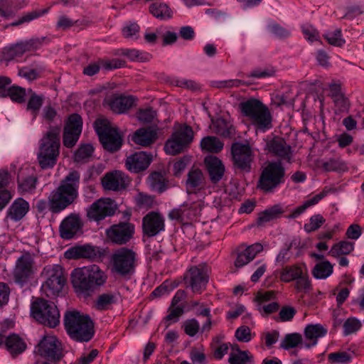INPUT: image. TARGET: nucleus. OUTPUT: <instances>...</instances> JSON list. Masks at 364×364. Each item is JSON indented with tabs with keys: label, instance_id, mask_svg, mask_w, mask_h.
Listing matches in <instances>:
<instances>
[{
	"label": "nucleus",
	"instance_id": "45",
	"mask_svg": "<svg viewBox=\"0 0 364 364\" xmlns=\"http://www.w3.org/2000/svg\"><path fill=\"white\" fill-rule=\"evenodd\" d=\"M353 352L337 351L328 355V360L331 364H348L352 362Z\"/></svg>",
	"mask_w": 364,
	"mask_h": 364
},
{
	"label": "nucleus",
	"instance_id": "9",
	"mask_svg": "<svg viewBox=\"0 0 364 364\" xmlns=\"http://www.w3.org/2000/svg\"><path fill=\"white\" fill-rule=\"evenodd\" d=\"M45 281L42 284V289L47 296L58 295L63 290L66 279L63 269L59 264L46 265L42 272Z\"/></svg>",
	"mask_w": 364,
	"mask_h": 364
},
{
	"label": "nucleus",
	"instance_id": "46",
	"mask_svg": "<svg viewBox=\"0 0 364 364\" xmlns=\"http://www.w3.org/2000/svg\"><path fill=\"white\" fill-rule=\"evenodd\" d=\"M149 183L153 191L161 193L166 189V181L164 176L158 172L152 173L149 176Z\"/></svg>",
	"mask_w": 364,
	"mask_h": 364
},
{
	"label": "nucleus",
	"instance_id": "54",
	"mask_svg": "<svg viewBox=\"0 0 364 364\" xmlns=\"http://www.w3.org/2000/svg\"><path fill=\"white\" fill-rule=\"evenodd\" d=\"M189 358L193 364H206L208 363L203 346L193 348L190 351Z\"/></svg>",
	"mask_w": 364,
	"mask_h": 364
},
{
	"label": "nucleus",
	"instance_id": "24",
	"mask_svg": "<svg viewBox=\"0 0 364 364\" xmlns=\"http://www.w3.org/2000/svg\"><path fill=\"white\" fill-rule=\"evenodd\" d=\"M151 161V156L144 151L135 152L126 159L127 168L134 173H139L148 168Z\"/></svg>",
	"mask_w": 364,
	"mask_h": 364
},
{
	"label": "nucleus",
	"instance_id": "55",
	"mask_svg": "<svg viewBox=\"0 0 364 364\" xmlns=\"http://www.w3.org/2000/svg\"><path fill=\"white\" fill-rule=\"evenodd\" d=\"M43 100V98L42 96L38 95L35 93L32 94L30 97L27 104V109L32 112L33 119L36 117L37 113L42 106Z\"/></svg>",
	"mask_w": 364,
	"mask_h": 364
},
{
	"label": "nucleus",
	"instance_id": "47",
	"mask_svg": "<svg viewBox=\"0 0 364 364\" xmlns=\"http://www.w3.org/2000/svg\"><path fill=\"white\" fill-rule=\"evenodd\" d=\"M362 327L361 321L356 317L346 318L343 323V334L345 336L357 333Z\"/></svg>",
	"mask_w": 364,
	"mask_h": 364
},
{
	"label": "nucleus",
	"instance_id": "58",
	"mask_svg": "<svg viewBox=\"0 0 364 364\" xmlns=\"http://www.w3.org/2000/svg\"><path fill=\"white\" fill-rule=\"evenodd\" d=\"M282 213L279 208L274 206L270 209L265 210L258 218V223L262 224L273 220L279 214Z\"/></svg>",
	"mask_w": 364,
	"mask_h": 364
},
{
	"label": "nucleus",
	"instance_id": "39",
	"mask_svg": "<svg viewBox=\"0 0 364 364\" xmlns=\"http://www.w3.org/2000/svg\"><path fill=\"white\" fill-rule=\"evenodd\" d=\"M94 147L90 144H81L74 153V161L78 164H85L91 160Z\"/></svg>",
	"mask_w": 364,
	"mask_h": 364
},
{
	"label": "nucleus",
	"instance_id": "37",
	"mask_svg": "<svg viewBox=\"0 0 364 364\" xmlns=\"http://www.w3.org/2000/svg\"><path fill=\"white\" fill-rule=\"evenodd\" d=\"M333 272V266L328 261H322L315 264L312 269V275L316 279H326L329 277Z\"/></svg>",
	"mask_w": 364,
	"mask_h": 364
},
{
	"label": "nucleus",
	"instance_id": "20",
	"mask_svg": "<svg viewBox=\"0 0 364 364\" xmlns=\"http://www.w3.org/2000/svg\"><path fill=\"white\" fill-rule=\"evenodd\" d=\"M130 183L129 177L121 171L107 173L102 178V185L105 190L119 191L125 189Z\"/></svg>",
	"mask_w": 364,
	"mask_h": 364
},
{
	"label": "nucleus",
	"instance_id": "21",
	"mask_svg": "<svg viewBox=\"0 0 364 364\" xmlns=\"http://www.w3.org/2000/svg\"><path fill=\"white\" fill-rule=\"evenodd\" d=\"M164 219L156 212H150L142 220L143 232L147 237H154L164 230Z\"/></svg>",
	"mask_w": 364,
	"mask_h": 364
},
{
	"label": "nucleus",
	"instance_id": "8",
	"mask_svg": "<svg viewBox=\"0 0 364 364\" xmlns=\"http://www.w3.org/2000/svg\"><path fill=\"white\" fill-rule=\"evenodd\" d=\"M137 264V255L131 249L121 247L110 257L111 271L122 277L130 276Z\"/></svg>",
	"mask_w": 364,
	"mask_h": 364
},
{
	"label": "nucleus",
	"instance_id": "64",
	"mask_svg": "<svg viewBox=\"0 0 364 364\" xmlns=\"http://www.w3.org/2000/svg\"><path fill=\"white\" fill-rule=\"evenodd\" d=\"M183 313V306H171L168 309V314L166 317L167 321L170 323H176L178 321L179 317Z\"/></svg>",
	"mask_w": 364,
	"mask_h": 364
},
{
	"label": "nucleus",
	"instance_id": "49",
	"mask_svg": "<svg viewBox=\"0 0 364 364\" xmlns=\"http://www.w3.org/2000/svg\"><path fill=\"white\" fill-rule=\"evenodd\" d=\"M322 168L326 171H346L348 167L345 161L341 159H329L322 164Z\"/></svg>",
	"mask_w": 364,
	"mask_h": 364
},
{
	"label": "nucleus",
	"instance_id": "53",
	"mask_svg": "<svg viewBox=\"0 0 364 364\" xmlns=\"http://www.w3.org/2000/svg\"><path fill=\"white\" fill-rule=\"evenodd\" d=\"M26 95V90L16 85L9 87L6 94V96H9L13 102L17 103H23L25 102Z\"/></svg>",
	"mask_w": 364,
	"mask_h": 364
},
{
	"label": "nucleus",
	"instance_id": "57",
	"mask_svg": "<svg viewBox=\"0 0 364 364\" xmlns=\"http://www.w3.org/2000/svg\"><path fill=\"white\" fill-rule=\"evenodd\" d=\"M139 29V26L137 23L129 22L123 27L122 32L126 38L137 39Z\"/></svg>",
	"mask_w": 364,
	"mask_h": 364
},
{
	"label": "nucleus",
	"instance_id": "7",
	"mask_svg": "<svg viewBox=\"0 0 364 364\" xmlns=\"http://www.w3.org/2000/svg\"><path fill=\"white\" fill-rule=\"evenodd\" d=\"M285 182V168L282 164L269 161L262 168L257 188L265 193H272Z\"/></svg>",
	"mask_w": 364,
	"mask_h": 364
},
{
	"label": "nucleus",
	"instance_id": "43",
	"mask_svg": "<svg viewBox=\"0 0 364 364\" xmlns=\"http://www.w3.org/2000/svg\"><path fill=\"white\" fill-rule=\"evenodd\" d=\"M324 196L325 194L323 193H320L306 200L302 205L296 207L292 210L290 217L292 218H296L304 213L307 208L317 204Z\"/></svg>",
	"mask_w": 364,
	"mask_h": 364
},
{
	"label": "nucleus",
	"instance_id": "38",
	"mask_svg": "<svg viewBox=\"0 0 364 364\" xmlns=\"http://www.w3.org/2000/svg\"><path fill=\"white\" fill-rule=\"evenodd\" d=\"M150 13L156 18L167 20L173 16V11L165 3H154L149 6Z\"/></svg>",
	"mask_w": 364,
	"mask_h": 364
},
{
	"label": "nucleus",
	"instance_id": "33",
	"mask_svg": "<svg viewBox=\"0 0 364 364\" xmlns=\"http://www.w3.org/2000/svg\"><path fill=\"white\" fill-rule=\"evenodd\" d=\"M120 298V294L118 291H107L102 293L97 298L95 306L97 310L105 311L109 309V307L117 304Z\"/></svg>",
	"mask_w": 364,
	"mask_h": 364
},
{
	"label": "nucleus",
	"instance_id": "35",
	"mask_svg": "<svg viewBox=\"0 0 364 364\" xmlns=\"http://www.w3.org/2000/svg\"><path fill=\"white\" fill-rule=\"evenodd\" d=\"M204 186L203 172L198 168L191 169L188 173L186 188L188 192H194L201 189Z\"/></svg>",
	"mask_w": 364,
	"mask_h": 364
},
{
	"label": "nucleus",
	"instance_id": "15",
	"mask_svg": "<svg viewBox=\"0 0 364 364\" xmlns=\"http://www.w3.org/2000/svg\"><path fill=\"white\" fill-rule=\"evenodd\" d=\"M95 128L101 144L106 150L114 152L120 149L122 139L117 129L110 127L104 121L96 122Z\"/></svg>",
	"mask_w": 364,
	"mask_h": 364
},
{
	"label": "nucleus",
	"instance_id": "6",
	"mask_svg": "<svg viewBox=\"0 0 364 364\" xmlns=\"http://www.w3.org/2000/svg\"><path fill=\"white\" fill-rule=\"evenodd\" d=\"M279 280L284 283L294 282V288L297 293L307 294L312 290L311 281L304 263L286 265L277 271Z\"/></svg>",
	"mask_w": 364,
	"mask_h": 364
},
{
	"label": "nucleus",
	"instance_id": "28",
	"mask_svg": "<svg viewBox=\"0 0 364 364\" xmlns=\"http://www.w3.org/2000/svg\"><path fill=\"white\" fill-rule=\"evenodd\" d=\"M204 161L211 182L218 183L223 178L225 171L223 161L213 156L205 157Z\"/></svg>",
	"mask_w": 364,
	"mask_h": 364
},
{
	"label": "nucleus",
	"instance_id": "36",
	"mask_svg": "<svg viewBox=\"0 0 364 364\" xmlns=\"http://www.w3.org/2000/svg\"><path fill=\"white\" fill-rule=\"evenodd\" d=\"M327 332V328L320 323L308 324L304 328L306 338L313 341V345H316L318 339L324 337Z\"/></svg>",
	"mask_w": 364,
	"mask_h": 364
},
{
	"label": "nucleus",
	"instance_id": "44",
	"mask_svg": "<svg viewBox=\"0 0 364 364\" xmlns=\"http://www.w3.org/2000/svg\"><path fill=\"white\" fill-rule=\"evenodd\" d=\"M324 196L325 194L323 193H320L306 200L302 205L296 207L292 210L290 217L292 218H296L304 213L307 208L317 204Z\"/></svg>",
	"mask_w": 364,
	"mask_h": 364
},
{
	"label": "nucleus",
	"instance_id": "12",
	"mask_svg": "<svg viewBox=\"0 0 364 364\" xmlns=\"http://www.w3.org/2000/svg\"><path fill=\"white\" fill-rule=\"evenodd\" d=\"M231 156L235 168L246 173L251 171L255 153L248 143H233L231 146Z\"/></svg>",
	"mask_w": 364,
	"mask_h": 364
},
{
	"label": "nucleus",
	"instance_id": "31",
	"mask_svg": "<svg viewBox=\"0 0 364 364\" xmlns=\"http://www.w3.org/2000/svg\"><path fill=\"white\" fill-rule=\"evenodd\" d=\"M232 351L229 355L230 364H255L253 355L249 350H242L238 345L231 346Z\"/></svg>",
	"mask_w": 364,
	"mask_h": 364
},
{
	"label": "nucleus",
	"instance_id": "11",
	"mask_svg": "<svg viewBox=\"0 0 364 364\" xmlns=\"http://www.w3.org/2000/svg\"><path fill=\"white\" fill-rule=\"evenodd\" d=\"M193 131L190 126L180 125L166 142L164 149L169 155H176L192 142Z\"/></svg>",
	"mask_w": 364,
	"mask_h": 364
},
{
	"label": "nucleus",
	"instance_id": "10",
	"mask_svg": "<svg viewBox=\"0 0 364 364\" xmlns=\"http://www.w3.org/2000/svg\"><path fill=\"white\" fill-rule=\"evenodd\" d=\"M31 313L37 321L50 328H55L60 323V313L53 302L39 299L32 304Z\"/></svg>",
	"mask_w": 364,
	"mask_h": 364
},
{
	"label": "nucleus",
	"instance_id": "25",
	"mask_svg": "<svg viewBox=\"0 0 364 364\" xmlns=\"http://www.w3.org/2000/svg\"><path fill=\"white\" fill-rule=\"evenodd\" d=\"M105 102L114 112L122 114L134 105L135 98L130 95H112L106 98Z\"/></svg>",
	"mask_w": 364,
	"mask_h": 364
},
{
	"label": "nucleus",
	"instance_id": "19",
	"mask_svg": "<svg viewBox=\"0 0 364 364\" xmlns=\"http://www.w3.org/2000/svg\"><path fill=\"white\" fill-rule=\"evenodd\" d=\"M264 150L287 161L291 158V149L282 138L267 136L264 139Z\"/></svg>",
	"mask_w": 364,
	"mask_h": 364
},
{
	"label": "nucleus",
	"instance_id": "59",
	"mask_svg": "<svg viewBox=\"0 0 364 364\" xmlns=\"http://www.w3.org/2000/svg\"><path fill=\"white\" fill-rule=\"evenodd\" d=\"M48 11V9H44L42 11H33L31 12H28L26 14L23 15L18 21L11 23V26H16L23 23L30 22L43 16Z\"/></svg>",
	"mask_w": 364,
	"mask_h": 364
},
{
	"label": "nucleus",
	"instance_id": "56",
	"mask_svg": "<svg viewBox=\"0 0 364 364\" xmlns=\"http://www.w3.org/2000/svg\"><path fill=\"white\" fill-rule=\"evenodd\" d=\"M324 223L325 219L322 215H314L310 218L309 222L304 225V229L306 232H314L321 227Z\"/></svg>",
	"mask_w": 364,
	"mask_h": 364
},
{
	"label": "nucleus",
	"instance_id": "14",
	"mask_svg": "<svg viewBox=\"0 0 364 364\" xmlns=\"http://www.w3.org/2000/svg\"><path fill=\"white\" fill-rule=\"evenodd\" d=\"M36 271L33 256L26 252L16 260L12 274L15 282L23 286L33 277Z\"/></svg>",
	"mask_w": 364,
	"mask_h": 364
},
{
	"label": "nucleus",
	"instance_id": "5",
	"mask_svg": "<svg viewBox=\"0 0 364 364\" xmlns=\"http://www.w3.org/2000/svg\"><path fill=\"white\" fill-rule=\"evenodd\" d=\"M242 114L259 130L266 132L272 128V115L268 107L261 101L250 98L239 105Z\"/></svg>",
	"mask_w": 364,
	"mask_h": 364
},
{
	"label": "nucleus",
	"instance_id": "40",
	"mask_svg": "<svg viewBox=\"0 0 364 364\" xmlns=\"http://www.w3.org/2000/svg\"><path fill=\"white\" fill-rule=\"evenodd\" d=\"M355 243L343 240L334 244L328 252V255L333 257H338L343 255H348L354 250Z\"/></svg>",
	"mask_w": 364,
	"mask_h": 364
},
{
	"label": "nucleus",
	"instance_id": "26",
	"mask_svg": "<svg viewBox=\"0 0 364 364\" xmlns=\"http://www.w3.org/2000/svg\"><path fill=\"white\" fill-rule=\"evenodd\" d=\"M198 210L196 204H184L178 208L170 211L168 216L171 220H179L181 223H188L196 219Z\"/></svg>",
	"mask_w": 364,
	"mask_h": 364
},
{
	"label": "nucleus",
	"instance_id": "63",
	"mask_svg": "<svg viewBox=\"0 0 364 364\" xmlns=\"http://www.w3.org/2000/svg\"><path fill=\"white\" fill-rule=\"evenodd\" d=\"M296 314L294 307L290 306H282L279 313V320L282 322L290 321Z\"/></svg>",
	"mask_w": 364,
	"mask_h": 364
},
{
	"label": "nucleus",
	"instance_id": "27",
	"mask_svg": "<svg viewBox=\"0 0 364 364\" xmlns=\"http://www.w3.org/2000/svg\"><path fill=\"white\" fill-rule=\"evenodd\" d=\"M64 255L68 259L81 258L94 259L97 257L98 251L92 245H83L70 247L65 252Z\"/></svg>",
	"mask_w": 364,
	"mask_h": 364
},
{
	"label": "nucleus",
	"instance_id": "42",
	"mask_svg": "<svg viewBox=\"0 0 364 364\" xmlns=\"http://www.w3.org/2000/svg\"><path fill=\"white\" fill-rule=\"evenodd\" d=\"M223 146L224 144L215 136H206L200 141L201 149L208 152L218 153Z\"/></svg>",
	"mask_w": 364,
	"mask_h": 364
},
{
	"label": "nucleus",
	"instance_id": "48",
	"mask_svg": "<svg viewBox=\"0 0 364 364\" xmlns=\"http://www.w3.org/2000/svg\"><path fill=\"white\" fill-rule=\"evenodd\" d=\"M23 171L18 175V183L21 190L23 192H30L36 188L37 178L33 176L24 177Z\"/></svg>",
	"mask_w": 364,
	"mask_h": 364
},
{
	"label": "nucleus",
	"instance_id": "13",
	"mask_svg": "<svg viewBox=\"0 0 364 364\" xmlns=\"http://www.w3.org/2000/svg\"><path fill=\"white\" fill-rule=\"evenodd\" d=\"M209 272V267L205 264L193 266L184 274L185 284L193 293L201 294L206 289Z\"/></svg>",
	"mask_w": 364,
	"mask_h": 364
},
{
	"label": "nucleus",
	"instance_id": "18",
	"mask_svg": "<svg viewBox=\"0 0 364 364\" xmlns=\"http://www.w3.org/2000/svg\"><path fill=\"white\" fill-rule=\"evenodd\" d=\"M134 225L130 223H119L112 225L106 230L109 240L117 245H124L128 242L134 234Z\"/></svg>",
	"mask_w": 364,
	"mask_h": 364
},
{
	"label": "nucleus",
	"instance_id": "2",
	"mask_svg": "<svg viewBox=\"0 0 364 364\" xmlns=\"http://www.w3.org/2000/svg\"><path fill=\"white\" fill-rule=\"evenodd\" d=\"M80 173L73 171L49 195L50 211L59 213L70 205L78 196Z\"/></svg>",
	"mask_w": 364,
	"mask_h": 364
},
{
	"label": "nucleus",
	"instance_id": "41",
	"mask_svg": "<svg viewBox=\"0 0 364 364\" xmlns=\"http://www.w3.org/2000/svg\"><path fill=\"white\" fill-rule=\"evenodd\" d=\"M329 95L333 99L336 106L341 109L347 106V100L341 92V85L332 82L329 85Z\"/></svg>",
	"mask_w": 364,
	"mask_h": 364
},
{
	"label": "nucleus",
	"instance_id": "23",
	"mask_svg": "<svg viewBox=\"0 0 364 364\" xmlns=\"http://www.w3.org/2000/svg\"><path fill=\"white\" fill-rule=\"evenodd\" d=\"M39 353L49 359H59L60 357V342L54 336H46L38 344Z\"/></svg>",
	"mask_w": 364,
	"mask_h": 364
},
{
	"label": "nucleus",
	"instance_id": "17",
	"mask_svg": "<svg viewBox=\"0 0 364 364\" xmlns=\"http://www.w3.org/2000/svg\"><path fill=\"white\" fill-rule=\"evenodd\" d=\"M82 120L78 114H72L65 123L63 141L67 148L73 147L78 141L82 132Z\"/></svg>",
	"mask_w": 364,
	"mask_h": 364
},
{
	"label": "nucleus",
	"instance_id": "60",
	"mask_svg": "<svg viewBox=\"0 0 364 364\" xmlns=\"http://www.w3.org/2000/svg\"><path fill=\"white\" fill-rule=\"evenodd\" d=\"M156 116V112L151 107L141 109L136 113L139 121L143 123H150Z\"/></svg>",
	"mask_w": 364,
	"mask_h": 364
},
{
	"label": "nucleus",
	"instance_id": "3",
	"mask_svg": "<svg viewBox=\"0 0 364 364\" xmlns=\"http://www.w3.org/2000/svg\"><path fill=\"white\" fill-rule=\"evenodd\" d=\"M64 326L69 336L80 342H87L94 336V323L87 315L68 311L64 315Z\"/></svg>",
	"mask_w": 364,
	"mask_h": 364
},
{
	"label": "nucleus",
	"instance_id": "62",
	"mask_svg": "<svg viewBox=\"0 0 364 364\" xmlns=\"http://www.w3.org/2000/svg\"><path fill=\"white\" fill-rule=\"evenodd\" d=\"M301 30L305 38L309 41L314 42L319 39V33L312 25L304 24Z\"/></svg>",
	"mask_w": 364,
	"mask_h": 364
},
{
	"label": "nucleus",
	"instance_id": "30",
	"mask_svg": "<svg viewBox=\"0 0 364 364\" xmlns=\"http://www.w3.org/2000/svg\"><path fill=\"white\" fill-rule=\"evenodd\" d=\"M35 43V41L31 40L29 41L16 43V45L7 48L4 51V58L9 61L20 57L26 51L31 50L34 47Z\"/></svg>",
	"mask_w": 364,
	"mask_h": 364
},
{
	"label": "nucleus",
	"instance_id": "4",
	"mask_svg": "<svg viewBox=\"0 0 364 364\" xmlns=\"http://www.w3.org/2000/svg\"><path fill=\"white\" fill-rule=\"evenodd\" d=\"M60 133V128L52 127L39 141L37 159L43 169L52 168L56 164L59 155Z\"/></svg>",
	"mask_w": 364,
	"mask_h": 364
},
{
	"label": "nucleus",
	"instance_id": "52",
	"mask_svg": "<svg viewBox=\"0 0 364 364\" xmlns=\"http://www.w3.org/2000/svg\"><path fill=\"white\" fill-rule=\"evenodd\" d=\"M323 37L329 44L334 46L341 47L346 43L345 40L342 37L341 30L339 28L334 31H326L324 33Z\"/></svg>",
	"mask_w": 364,
	"mask_h": 364
},
{
	"label": "nucleus",
	"instance_id": "1",
	"mask_svg": "<svg viewBox=\"0 0 364 364\" xmlns=\"http://www.w3.org/2000/svg\"><path fill=\"white\" fill-rule=\"evenodd\" d=\"M71 277L76 293L83 296H90L103 287L108 279L106 272L97 264L76 268L72 272Z\"/></svg>",
	"mask_w": 364,
	"mask_h": 364
},
{
	"label": "nucleus",
	"instance_id": "29",
	"mask_svg": "<svg viewBox=\"0 0 364 364\" xmlns=\"http://www.w3.org/2000/svg\"><path fill=\"white\" fill-rule=\"evenodd\" d=\"M30 209L29 203L22 198L14 200L7 211V218L17 222L27 214Z\"/></svg>",
	"mask_w": 364,
	"mask_h": 364
},
{
	"label": "nucleus",
	"instance_id": "51",
	"mask_svg": "<svg viewBox=\"0 0 364 364\" xmlns=\"http://www.w3.org/2000/svg\"><path fill=\"white\" fill-rule=\"evenodd\" d=\"M121 53L132 61L144 62L150 59V54L136 49H122Z\"/></svg>",
	"mask_w": 364,
	"mask_h": 364
},
{
	"label": "nucleus",
	"instance_id": "22",
	"mask_svg": "<svg viewBox=\"0 0 364 364\" xmlns=\"http://www.w3.org/2000/svg\"><path fill=\"white\" fill-rule=\"evenodd\" d=\"M82 226L80 217L77 214L72 213L67 216L60 223V233L63 239H72L78 233Z\"/></svg>",
	"mask_w": 364,
	"mask_h": 364
},
{
	"label": "nucleus",
	"instance_id": "50",
	"mask_svg": "<svg viewBox=\"0 0 364 364\" xmlns=\"http://www.w3.org/2000/svg\"><path fill=\"white\" fill-rule=\"evenodd\" d=\"M302 342V337L300 333H293L287 334L282 341L280 347L284 350H289L297 347Z\"/></svg>",
	"mask_w": 364,
	"mask_h": 364
},
{
	"label": "nucleus",
	"instance_id": "16",
	"mask_svg": "<svg viewBox=\"0 0 364 364\" xmlns=\"http://www.w3.org/2000/svg\"><path fill=\"white\" fill-rule=\"evenodd\" d=\"M117 208L115 201L109 198H102L91 204L87 209V217L91 221L99 223L107 217L114 215Z\"/></svg>",
	"mask_w": 364,
	"mask_h": 364
},
{
	"label": "nucleus",
	"instance_id": "34",
	"mask_svg": "<svg viewBox=\"0 0 364 364\" xmlns=\"http://www.w3.org/2000/svg\"><path fill=\"white\" fill-rule=\"evenodd\" d=\"M156 133L146 128H141L136 131L132 137V140L136 144L147 146L151 144L156 139Z\"/></svg>",
	"mask_w": 364,
	"mask_h": 364
},
{
	"label": "nucleus",
	"instance_id": "32",
	"mask_svg": "<svg viewBox=\"0 0 364 364\" xmlns=\"http://www.w3.org/2000/svg\"><path fill=\"white\" fill-rule=\"evenodd\" d=\"M4 346L13 357L22 353L26 349V343L23 339L16 333L6 336Z\"/></svg>",
	"mask_w": 364,
	"mask_h": 364
},
{
	"label": "nucleus",
	"instance_id": "61",
	"mask_svg": "<svg viewBox=\"0 0 364 364\" xmlns=\"http://www.w3.org/2000/svg\"><path fill=\"white\" fill-rule=\"evenodd\" d=\"M135 201L139 208L148 209L152 207L154 199L151 196L139 193L135 197Z\"/></svg>",
	"mask_w": 364,
	"mask_h": 364
}]
</instances>
